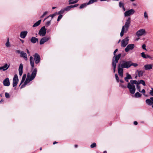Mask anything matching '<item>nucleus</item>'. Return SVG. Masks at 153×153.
Segmentation results:
<instances>
[{
  "instance_id": "f257e3e1",
  "label": "nucleus",
  "mask_w": 153,
  "mask_h": 153,
  "mask_svg": "<svg viewBox=\"0 0 153 153\" xmlns=\"http://www.w3.org/2000/svg\"><path fill=\"white\" fill-rule=\"evenodd\" d=\"M37 69L36 68L34 69L33 71L30 75L29 73H28L27 77L25 81L23 84L21 86V88H22L25 87V86L28 84L30 81L33 80L35 78L37 73Z\"/></svg>"
},
{
  "instance_id": "f03ea898",
  "label": "nucleus",
  "mask_w": 153,
  "mask_h": 153,
  "mask_svg": "<svg viewBox=\"0 0 153 153\" xmlns=\"http://www.w3.org/2000/svg\"><path fill=\"white\" fill-rule=\"evenodd\" d=\"M37 69L36 68L34 69L33 71L30 75L29 73H28L27 77L25 81L23 84L21 86V88H22L25 87V86L28 84L30 81L33 80L35 78L37 73Z\"/></svg>"
},
{
  "instance_id": "7ed1b4c3",
  "label": "nucleus",
  "mask_w": 153,
  "mask_h": 153,
  "mask_svg": "<svg viewBox=\"0 0 153 153\" xmlns=\"http://www.w3.org/2000/svg\"><path fill=\"white\" fill-rule=\"evenodd\" d=\"M137 83V81L136 80H130V82L128 83L127 87L131 94H134L135 91V87L134 84H136Z\"/></svg>"
},
{
  "instance_id": "20e7f679",
  "label": "nucleus",
  "mask_w": 153,
  "mask_h": 153,
  "mask_svg": "<svg viewBox=\"0 0 153 153\" xmlns=\"http://www.w3.org/2000/svg\"><path fill=\"white\" fill-rule=\"evenodd\" d=\"M131 23V18L129 17L127 20L124 26L122 27L121 31L120 33V36L121 37L123 36L124 35V33H126L128 30Z\"/></svg>"
},
{
  "instance_id": "39448f33",
  "label": "nucleus",
  "mask_w": 153,
  "mask_h": 153,
  "mask_svg": "<svg viewBox=\"0 0 153 153\" xmlns=\"http://www.w3.org/2000/svg\"><path fill=\"white\" fill-rule=\"evenodd\" d=\"M131 23V18L129 17L127 20L124 26L122 27L121 31L120 33V36L121 37L123 36L124 35V33H126L128 30Z\"/></svg>"
},
{
  "instance_id": "423d86ee",
  "label": "nucleus",
  "mask_w": 153,
  "mask_h": 153,
  "mask_svg": "<svg viewBox=\"0 0 153 153\" xmlns=\"http://www.w3.org/2000/svg\"><path fill=\"white\" fill-rule=\"evenodd\" d=\"M121 55V54H119L116 56H114L113 58L112 65L113 68V72L114 73L115 72L116 64L118 62Z\"/></svg>"
},
{
  "instance_id": "0eeeda50",
  "label": "nucleus",
  "mask_w": 153,
  "mask_h": 153,
  "mask_svg": "<svg viewBox=\"0 0 153 153\" xmlns=\"http://www.w3.org/2000/svg\"><path fill=\"white\" fill-rule=\"evenodd\" d=\"M131 61H123L120 65L121 67L123 68H128L131 67Z\"/></svg>"
},
{
  "instance_id": "6e6552de",
  "label": "nucleus",
  "mask_w": 153,
  "mask_h": 153,
  "mask_svg": "<svg viewBox=\"0 0 153 153\" xmlns=\"http://www.w3.org/2000/svg\"><path fill=\"white\" fill-rule=\"evenodd\" d=\"M146 34V30L144 29L139 30L137 31L136 33V35L138 37L145 36Z\"/></svg>"
},
{
  "instance_id": "1a4fd4ad",
  "label": "nucleus",
  "mask_w": 153,
  "mask_h": 153,
  "mask_svg": "<svg viewBox=\"0 0 153 153\" xmlns=\"http://www.w3.org/2000/svg\"><path fill=\"white\" fill-rule=\"evenodd\" d=\"M46 29L45 26L42 27L40 30L39 32V34L42 36H45L46 33Z\"/></svg>"
},
{
  "instance_id": "9d476101",
  "label": "nucleus",
  "mask_w": 153,
  "mask_h": 153,
  "mask_svg": "<svg viewBox=\"0 0 153 153\" xmlns=\"http://www.w3.org/2000/svg\"><path fill=\"white\" fill-rule=\"evenodd\" d=\"M19 82V79L18 76L17 74H15L13 79V87L16 86Z\"/></svg>"
},
{
  "instance_id": "9b49d317",
  "label": "nucleus",
  "mask_w": 153,
  "mask_h": 153,
  "mask_svg": "<svg viewBox=\"0 0 153 153\" xmlns=\"http://www.w3.org/2000/svg\"><path fill=\"white\" fill-rule=\"evenodd\" d=\"M134 47V45L133 44L128 45L125 48V50L126 52H128L129 51L132 50Z\"/></svg>"
},
{
  "instance_id": "f8f14e48",
  "label": "nucleus",
  "mask_w": 153,
  "mask_h": 153,
  "mask_svg": "<svg viewBox=\"0 0 153 153\" xmlns=\"http://www.w3.org/2000/svg\"><path fill=\"white\" fill-rule=\"evenodd\" d=\"M147 104L149 105H152L153 108V97H151L150 99H148L146 100Z\"/></svg>"
},
{
  "instance_id": "ddd939ff",
  "label": "nucleus",
  "mask_w": 153,
  "mask_h": 153,
  "mask_svg": "<svg viewBox=\"0 0 153 153\" xmlns=\"http://www.w3.org/2000/svg\"><path fill=\"white\" fill-rule=\"evenodd\" d=\"M128 37H126V38L123 40L121 41V46L123 47H125L128 43Z\"/></svg>"
},
{
  "instance_id": "4468645a",
  "label": "nucleus",
  "mask_w": 153,
  "mask_h": 153,
  "mask_svg": "<svg viewBox=\"0 0 153 153\" xmlns=\"http://www.w3.org/2000/svg\"><path fill=\"white\" fill-rule=\"evenodd\" d=\"M135 11L134 10L131 9L128 10L126 11L124 13V15L125 16H128L131 15L133 14Z\"/></svg>"
},
{
  "instance_id": "2eb2a0df",
  "label": "nucleus",
  "mask_w": 153,
  "mask_h": 153,
  "mask_svg": "<svg viewBox=\"0 0 153 153\" xmlns=\"http://www.w3.org/2000/svg\"><path fill=\"white\" fill-rule=\"evenodd\" d=\"M34 56L35 63L36 64H38L40 61V58L39 55L37 53H35Z\"/></svg>"
},
{
  "instance_id": "dca6fc26",
  "label": "nucleus",
  "mask_w": 153,
  "mask_h": 153,
  "mask_svg": "<svg viewBox=\"0 0 153 153\" xmlns=\"http://www.w3.org/2000/svg\"><path fill=\"white\" fill-rule=\"evenodd\" d=\"M3 84L4 86L8 87L10 85V80L8 78L5 79L3 81Z\"/></svg>"
},
{
  "instance_id": "f3484780",
  "label": "nucleus",
  "mask_w": 153,
  "mask_h": 153,
  "mask_svg": "<svg viewBox=\"0 0 153 153\" xmlns=\"http://www.w3.org/2000/svg\"><path fill=\"white\" fill-rule=\"evenodd\" d=\"M123 68H122L120 66V64L119 65L118 68V73L120 76L121 77H123Z\"/></svg>"
},
{
  "instance_id": "a211bd4d",
  "label": "nucleus",
  "mask_w": 153,
  "mask_h": 153,
  "mask_svg": "<svg viewBox=\"0 0 153 153\" xmlns=\"http://www.w3.org/2000/svg\"><path fill=\"white\" fill-rule=\"evenodd\" d=\"M27 33V31H22L20 34V36L22 39L25 38Z\"/></svg>"
},
{
  "instance_id": "6ab92c4d",
  "label": "nucleus",
  "mask_w": 153,
  "mask_h": 153,
  "mask_svg": "<svg viewBox=\"0 0 153 153\" xmlns=\"http://www.w3.org/2000/svg\"><path fill=\"white\" fill-rule=\"evenodd\" d=\"M50 39L49 37H44L42 39L40 42V45L43 44L44 43L47 42Z\"/></svg>"
},
{
  "instance_id": "aec40b11",
  "label": "nucleus",
  "mask_w": 153,
  "mask_h": 153,
  "mask_svg": "<svg viewBox=\"0 0 153 153\" xmlns=\"http://www.w3.org/2000/svg\"><path fill=\"white\" fill-rule=\"evenodd\" d=\"M141 56L143 58L147 59L149 58L152 59V57L149 55L148 54H145L144 52H142L141 53Z\"/></svg>"
},
{
  "instance_id": "412c9836",
  "label": "nucleus",
  "mask_w": 153,
  "mask_h": 153,
  "mask_svg": "<svg viewBox=\"0 0 153 153\" xmlns=\"http://www.w3.org/2000/svg\"><path fill=\"white\" fill-rule=\"evenodd\" d=\"M153 65L152 64H149L146 65L144 66V67L146 70H148L152 68Z\"/></svg>"
},
{
  "instance_id": "4be33fe9",
  "label": "nucleus",
  "mask_w": 153,
  "mask_h": 153,
  "mask_svg": "<svg viewBox=\"0 0 153 153\" xmlns=\"http://www.w3.org/2000/svg\"><path fill=\"white\" fill-rule=\"evenodd\" d=\"M20 56L23 58L25 60H27V55L26 53L23 51H22L20 55Z\"/></svg>"
},
{
  "instance_id": "5701e85b",
  "label": "nucleus",
  "mask_w": 153,
  "mask_h": 153,
  "mask_svg": "<svg viewBox=\"0 0 153 153\" xmlns=\"http://www.w3.org/2000/svg\"><path fill=\"white\" fill-rule=\"evenodd\" d=\"M10 67V65H8V64L6 63L2 67H0V70H2L3 71H5L7 70Z\"/></svg>"
},
{
  "instance_id": "b1692460",
  "label": "nucleus",
  "mask_w": 153,
  "mask_h": 153,
  "mask_svg": "<svg viewBox=\"0 0 153 153\" xmlns=\"http://www.w3.org/2000/svg\"><path fill=\"white\" fill-rule=\"evenodd\" d=\"M30 64L32 68L34 67V59L33 58L32 56H30Z\"/></svg>"
},
{
  "instance_id": "393cba45",
  "label": "nucleus",
  "mask_w": 153,
  "mask_h": 153,
  "mask_svg": "<svg viewBox=\"0 0 153 153\" xmlns=\"http://www.w3.org/2000/svg\"><path fill=\"white\" fill-rule=\"evenodd\" d=\"M23 65L22 64H21L20 65L19 68V74L20 76H21L23 73Z\"/></svg>"
},
{
  "instance_id": "a878e982",
  "label": "nucleus",
  "mask_w": 153,
  "mask_h": 153,
  "mask_svg": "<svg viewBox=\"0 0 153 153\" xmlns=\"http://www.w3.org/2000/svg\"><path fill=\"white\" fill-rule=\"evenodd\" d=\"M31 42L33 43H35L36 42H38V39L35 37H32L30 39Z\"/></svg>"
},
{
  "instance_id": "bb28decb",
  "label": "nucleus",
  "mask_w": 153,
  "mask_h": 153,
  "mask_svg": "<svg viewBox=\"0 0 153 153\" xmlns=\"http://www.w3.org/2000/svg\"><path fill=\"white\" fill-rule=\"evenodd\" d=\"M41 20H40L38 21L37 22L35 23V24L33 25V27H37L41 23Z\"/></svg>"
},
{
  "instance_id": "cd10ccee",
  "label": "nucleus",
  "mask_w": 153,
  "mask_h": 153,
  "mask_svg": "<svg viewBox=\"0 0 153 153\" xmlns=\"http://www.w3.org/2000/svg\"><path fill=\"white\" fill-rule=\"evenodd\" d=\"M97 0H90L87 3L88 5H89L90 4H93L94 2H97Z\"/></svg>"
},
{
  "instance_id": "c85d7f7f",
  "label": "nucleus",
  "mask_w": 153,
  "mask_h": 153,
  "mask_svg": "<svg viewBox=\"0 0 153 153\" xmlns=\"http://www.w3.org/2000/svg\"><path fill=\"white\" fill-rule=\"evenodd\" d=\"M137 71L138 72L139 77H141L143 76V74L144 73V72L142 71H139L138 70H137Z\"/></svg>"
},
{
  "instance_id": "c756f323",
  "label": "nucleus",
  "mask_w": 153,
  "mask_h": 153,
  "mask_svg": "<svg viewBox=\"0 0 153 153\" xmlns=\"http://www.w3.org/2000/svg\"><path fill=\"white\" fill-rule=\"evenodd\" d=\"M87 5H88L87 3L82 4L80 6L79 8L80 9H82L85 7Z\"/></svg>"
},
{
  "instance_id": "7c9ffc66",
  "label": "nucleus",
  "mask_w": 153,
  "mask_h": 153,
  "mask_svg": "<svg viewBox=\"0 0 153 153\" xmlns=\"http://www.w3.org/2000/svg\"><path fill=\"white\" fill-rule=\"evenodd\" d=\"M71 5L65 7L64 8V9L65 11H69L71 9Z\"/></svg>"
},
{
  "instance_id": "2f4dec72",
  "label": "nucleus",
  "mask_w": 153,
  "mask_h": 153,
  "mask_svg": "<svg viewBox=\"0 0 153 153\" xmlns=\"http://www.w3.org/2000/svg\"><path fill=\"white\" fill-rule=\"evenodd\" d=\"M141 94L138 92H136L135 94V97L136 98L141 97Z\"/></svg>"
},
{
  "instance_id": "473e14b6",
  "label": "nucleus",
  "mask_w": 153,
  "mask_h": 153,
  "mask_svg": "<svg viewBox=\"0 0 153 153\" xmlns=\"http://www.w3.org/2000/svg\"><path fill=\"white\" fill-rule=\"evenodd\" d=\"M126 76L125 78L126 79H131L132 77L128 73H127L126 74Z\"/></svg>"
},
{
  "instance_id": "72a5a7b5",
  "label": "nucleus",
  "mask_w": 153,
  "mask_h": 153,
  "mask_svg": "<svg viewBox=\"0 0 153 153\" xmlns=\"http://www.w3.org/2000/svg\"><path fill=\"white\" fill-rule=\"evenodd\" d=\"M26 77V75L25 74H24L22 78V79L21 81V84L25 80Z\"/></svg>"
},
{
  "instance_id": "f704fd0d",
  "label": "nucleus",
  "mask_w": 153,
  "mask_h": 153,
  "mask_svg": "<svg viewBox=\"0 0 153 153\" xmlns=\"http://www.w3.org/2000/svg\"><path fill=\"white\" fill-rule=\"evenodd\" d=\"M138 83L139 84H141L144 86L146 85V84L145 83L144 81L143 80H140L139 82H138Z\"/></svg>"
},
{
  "instance_id": "c9c22d12",
  "label": "nucleus",
  "mask_w": 153,
  "mask_h": 153,
  "mask_svg": "<svg viewBox=\"0 0 153 153\" xmlns=\"http://www.w3.org/2000/svg\"><path fill=\"white\" fill-rule=\"evenodd\" d=\"M65 11L64 8L62 9L57 14L61 15V14L63 13Z\"/></svg>"
},
{
  "instance_id": "e433bc0d",
  "label": "nucleus",
  "mask_w": 153,
  "mask_h": 153,
  "mask_svg": "<svg viewBox=\"0 0 153 153\" xmlns=\"http://www.w3.org/2000/svg\"><path fill=\"white\" fill-rule=\"evenodd\" d=\"M136 85H137V89L140 92H141L140 91V86L139 85V84L138 83V82L137 81V84H136Z\"/></svg>"
},
{
  "instance_id": "4c0bfd02",
  "label": "nucleus",
  "mask_w": 153,
  "mask_h": 153,
  "mask_svg": "<svg viewBox=\"0 0 153 153\" xmlns=\"http://www.w3.org/2000/svg\"><path fill=\"white\" fill-rule=\"evenodd\" d=\"M5 45L7 47H8L10 46V43L9 42V38L7 39V41L5 44Z\"/></svg>"
},
{
  "instance_id": "58836bf2",
  "label": "nucleus",
  "mask_w": 153,
  "mask_h": 153,
  "mask_svg": "<svg viewBox=\"0 0 153 153\" xmlns=\"http://www.w3.org/2000/svg\"><path fill=\"white\" fill-rule=\"evenodd\" d=\"M56 14H53L52 15H50L48 16L47 18H46L44 20V21L45 19H46L47 18H48L49 17L51 16V17L52 18L54 16H55L56 15Z\"/></svg>"
},
{
  "instance_id": "ea45409f",
  "label": "nucleus",
  "mask_w": 153,
  "mask_h": 153,
  "mask_svg": "<svg viewBox=\"0 0 153 153\" xmlns=\"http://www.w3.org/2000/svg\"><path fill=\"white\" fill-rule=\"evenodd\" d=\"M5 97L6 98H9L10 97L9 94L7 92H6L5 94Z\"/></svg>"
},
{
  "instance_id": "a19ab883",
  "label": "nucleus",
  "mask_w": 153,
  "mask_h": 153,
  "mask_svg": "<svg viewBox=\"0 0 153 153\" xmlns=\"http://www.w3.org/2000/svg\"><path fill=\"white\" fill-rule=\"evenodd\" d=\"M137 65L138 64L137 63H131V66H134V67H137Z\"/></svg>"
},
{
  "instance_id": "79ce46f5",
  "label": "nucleus",
  "mask_w": 153,
  "mask_h": 153,
  "mask_svg": "<svg viewBox=\"0 0 153 153\" xmlns=\"http://www.w3.org/2000/svg\"><path fill=\"white\" fill-rule=\"evenodd\" d=\"M96 146V144L95 143H94L92 144L91 145V148H94Z\"/></svg>"
},
{
  "instance_id": "37998d69",
  "label": "nucleus",
  "mask_w": 153,
  "mask_h": 153,
  "mask_svg": "<svg viewBox=\"0 0 153 153\" xmlns=\"http://www.w3.org/2000/svg\"><path fill=\"white\" fill-rule=\"evenodd\" d=\"M115 78H116V79L117 80V82H118L119 81V78H118V75L117 74H115Z\"/></svg>"
},
{
  "instance_id": "c03bdc74",
  "label": "nucleus",
  "mask_w": 153,
  "mask_h": 153,
  "mask_svg": "<svg viewBox=\"0 0 153 153\" xmlns=\"http://www.w3.org/2000/svg\"><path fill=\"white\" fill-rule=\"evenodd\" d=\"M62 15H60L58 17L57 21H59L60 19L62 18Z\"/></svg>"
},
{
  "instance_id": "a18cd8bd",
  "label": "nucleus",
  "mask_w": 153,
  "mask_h": 153,
  "mask_svg": "<svg viewBox=\"0 0 153 153\" xmlns=\"http://www.w3.org/2000/svg\"><path fill=\"white\" fill-rule=\"evenodd\" d=\"M119 6L120 7H123L124 6L123 4L121 2H120L119 3Z\"/></svg>"
},
{
  "instance_id": "49530a36",
  "label": "nucleus",
  "mask_w": 153,
  "mask_h": 153,
  "mask_svg": "<svg viewBox=\"0 0 153 153\" xmlns=\"http://www.w3.org/2000/svg\"><path fill=\"white\" fill-rule=\"evenodd\" d=\"M75 0H69L68 1V2H69V4H74V3H73L74 2V1Z\"/></svg>"
},
{
  "instance_id": "de8ad7c7",
  "label": "nucleus",
  "mask_w": 153,
  "mask_h": 153,
  "mask_svg": "<svg viewBox=\"0 0 153 153\" xmlns=\"http://www.w3.org/2000/svg\"><path fill=\"white\" fill-rule=\"evenodd\" d=\"M51 20H50L49 21L47 22L46 24V25L47 26H48L49 25H50V23H51Z\"/></svg>"
},
{
  "instance_id": "09e8293b",
  "label": "nucleus",
  "mask_w": 153,
  "mask_h": 153,
  "mask_svg": "<svg viewBox=\"0 0 153 153\" xmlns=\"http://www.w3.org/2000/svg\"><path fill=\"white\" fill-rule=\"evenodd\" d=\"M144 16L145 18H148V15L146 12H145L144 14Z\"/></svg>"
},
{
  "instance_id": "8fccbe9b",
  "label": "nucleus",
  "mask_w": 153,
  "mask_h": 153,
  "mask_svg": "<svg viewBox=\"0 0 153 153\" xmlns=\"http://www.w3.org/2000/svg\"><path fill=\"white\" fill-rule=\"evenodd\" d=\"M149 94L153 96V88H152V90L150 91Z\"/></svg>"
},
{
  "instance_id": "3c124183",
  "label": "nucleus",
  "mask_w": 153,
  "mask_h": 153,
  "mask_svg": "<svg viewBox=\"0 0 153 153\" xmlns=\"http://www.w3.org/2000/svg\"><path fill=\"white\" fill-rule=\"evenodd\" d=\"M78 5H79L78 4H75L74 5H71V6L72 8L73 7H77V6H78Z\"/></svg>"
},
{
  "instance_id": "603ef678",
  "label": "nucleus",
  "mask_w": 153,
  "mask_h": 153,
  "mask_svg": "<svg viewBox=\"0 0 153 153\" xmlns=\"http://www.w3.org/2000/svg\"><path fill=\"white\" fill-rule=\"evenodd\" d=\"M120 86L122 88H126V86L125 85H123V84H120Z\"/></svg>"
},
{
  "instance_id": "864d4df0",
  "label": "nucleus",
  "mask_w": 153,
  "mask_h": 153,
  "mask_svg": "<svg viewBox=\"0 0 153 153\" xmlns=\"http://www.w3.org/2000/svg\"><path fill=\"white\" fill-rule=\"evenodd\" d=\"M146 45L145 44H143L142 45V48L144 50H146Z\"/></svg>"
},
{
  "instance_id": "5fc2aeb1",
  "label": "nucleus",
  "mask_w": 153,
  "mask_h": 153,
  "mask_svg": "<svg viewBox=\"0 0 153 153\" xmlns=\"http://www.w3.org/2000/svg\"><path fill=\"white\" fill-rule=\"evenodd\" d=\"M16 52L17 53H20V55H21V52H22V51H21L20 50H18L16 51Z\"/></svg>"
},
{
  "instance_id": "6e6d98bb",
  "label": "nucleus",
  "mask_w": 153,
  "mask_h": 153,
  "mask_svg": "<svg viewBox=\"0 0 153 153\" xmlns=\"http://www.w3.org/2000/svg\"><path fill=\"white\" fill-rule=\"evenodd\" d=\"M140 92H141V93H143V94H144L145 93V91L144 89H143L142 90V91H141Z\"/></svg>"
},
{
  "instance_id": "4d7b16f0",
  "label": "nucleus",
  "mask_w": 153,
  "mask_h": 153,
  "mask_svg": "<svg viewBox=\"0 0 153 153\" xmlns=\"http://www.w3.org/2000/svg\"><path fill=\"white\" fill-rule=\"evenodd\" d=\"M118 51V49H115V50L114 51V55H115V53H116V52Z\"/></svg>"
},
{
  "instance_id": "13d9d810",
  "label": "nucleus",
  "mask_w": 153,
  "mask_h": 153,
  "mask_svg": "<svg viewBox=\"0 0 153 153\" xmlns=\"http://www.w3.org/2000/svg\"><path fill=\"white\" fill-rule=\"evenodd\" d=\"M79 0H76L74 1V2L73 3H72L75 4L78 2Z\"/></svg>"
},
{
  "instance_id": "bf43d9fd",
  "label": "nucleus",
  "mask_w": 153,
  "mask_h": 153,
  "mask_svg": "<svg viewBox=\"0 0 153 153\" xmlns=\"http://www.w3.org/2000/svg\"><path fill=\"white\" fill-rule=\"evenodd\" d=\"M79 0H76L74 1V2L73 3H72L75 4L78 2Z\"/></svg>"
},
{
  "instance_id": "052dcab7",
  "label": "nucleus",
  "mask_w": 153,
  "mask_h": 153,
  "mask_svg": "<svg viewBox=\"0 0 153 153\" xmlns=\"http://www.w3.org/2000/svg\"><path fill=\"white\" fill-rule=\"evenodd\" d=\"M134 125H137V121H134Z\"/></svg>"
},
{
  "instance_id": "680f3d73",
  "label": "nucleus",
  "mask_w": 153,
  "mask_h": 153,
  "mask_svg": "<svg viewBox=\"0 0 153 153\" xmlns=\"http://www.w3.org/2000/svg\"><path fill=\"white\" fill-rule=\"evenodd\" d=\"M27 52L28 54L29 55H30V52L28 49H27Z\"/></svg>"
},
{
  "instance_id": "e2e57ef3",
  "label": "nucleus",
  "mask_w": 153,
  "mask_h": 153,
  "mask_svg": "<svg viewBox=\"0 0 153 153\" xmlns=\"http://www.w3.org/2000/svg\"><path fill=\"white\" fill-rule=\"evenodd\" d=\"M48 12H45L43 15L44 16H45V15H46L47 14V13Z\"/></svg>"
},
{
  "instance_id": "0e129e2a",
  "label": "nucleus",
  "mask_w": 153,
  "mask_h": 153,
  "mask_svg": "<svg viewBox=\"0 0 153 153\" xmlns=\"http://www.w3.org/2000/svg\"><path fill=\"white\" fill-rule=\"evenodd\" d=\"M128 79H126V78H125V80L127 82H128Z\"/></svg>"
},
{
  "instance_id": "69168bd1",
  "label": "nucleus",
  "mask_w": 153,
  "mask_h": 153,
  "mask_svg": "<svg viewBox=\"0 0 153 153\" xmlns=\"http://www.w3.org/2000/svg\"><path fill=\"white\" fill-rule=\"evenodd\" d=\"M122 8H123V10L124 11L126 9H125V8L124 7V6H123V7H122Z\"/></svg>"
},
{
  "instance_id": "338daca9",
  "label": "nucleus",
  "mask_w": 153,
  "mask_h": 153,
  "mask_svg": "<svg viewBox=\"0 0 153 153\" xmlns=\"http://www.w3.org/2000/svg\"><path fill=\"white\" fill-rule=\"evenodd\" d=\"M57 143V142H56V141H54V142H53V145H54V144H55L56 143Z\"/></svg>"
},
{
  "instance_id": "774afa93",
  "label": "nucleus",
  "mask_w": 153,
  "mask_h": 153,
  "mask_svg": "<svg viewBox=\"0 0 153 153\" xmlns=\"http://www.w3.org/2000/svg\"><path fill=\"white\" fill-rule=\"evenodd\" d=\"M3 99H2L0 101V103H1L3 101Z\"/></svg>"
}]
</instances>
